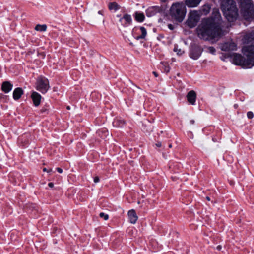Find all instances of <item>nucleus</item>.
<instances>
[{"label":"nucleus","mask_w":254,"mask_h":254,"mask_svg":"<svg viewBox=\"0 0 254 254\" xmlns=\"http://www.w3.org/2000/svg\"><path fill=\"white\" fill-rule=\"evenodd\" d=\"M242 41L245 45L242 51L247 59L240 54L234 53L233 63L243 68H250L254 66V33H246Z\"/></svg>","instance_id":"f257e3e1"},{"label":"nucleus","mask_w":254,"mask_h":254,"mask_svg":"<svg viewBox=\"0 0 254 254\" xmlns=\"http://www.w3.org/2000/svg\"><path fill=\"white\" fill-rule=\"evenodd\" d=\"M221 8L224 16L229 22H234L238 17V9L234 0H227L224 1Z\"/></svg>","instance_id":"f03ea898"},{"label":"nucleus","mask_w":254,"mask_h":254,"mask_svg":"<svg viewBox=\"0 0 254 254\" xmlns=\"http://www.w3.org/2000/svg\"><path fill=\"white\" fill-rule=\"evenodd\" d=\"M198 28L200 32H223L220 22L212 18L203 19Z\"/></svg>","instance_id":"7ed1b4c3"},{"label":"nucleus","mask_w":254,"mask_h":254,"mask_svg":"<svg viewBox=\"0 0 254 254\" xmlns=\"http://www.w3.org/2000/svg\"><path fill=\"white\" fill-rule=\"evenodd\" d=\"M241 14L248 21L254 19V5L252 0H241L240 3Z\"/></svg>","instance_id":"20e7f679"},{"label":"nucleus","mask_w":254,"mask_h":254,"mask_svg":"<svg viewBox=\"0 0 254 254\" xmlns=\"http://www.w3.org/2000/svg\"><path fill=\"white\" fill-rule=\"evenodd\" d=\"M186 13V7L182 3H176L173 4L170 10L171 17L179 22H181L184 20Z\"/></svg>","instance_id":"39448f33"},{"label":"nucleus","mask_w":254,"mask_h":254,"mask_svg":"<svg viewBox=\"0 0 254 254\" xmlns=\"http://www.w3.org/2000/svg\"><path fill=\"white\" fill-rule=\"evenodd\" d=\"M197 36L201 39L208 41L214 44L224 36V33H196Z\"/></svg>","instance_id":"423d86ee"},{"label":"nucleus","mask_w":254,"mask_h":254,"mask_svg":"<svg viewBox=\"0 0 254 254\" xmlns=\"http://www.w3.org/2000/svg\"><path fill=\"white\" fill-rule=\"evenodd\" d=\"M200 18V13L196 10L190 12L188 19L185 22L186 25L189 28L195 27L198 23Z\"/></svg>","instance_id":"0eeeda50"},{"label":"nucleus","mask_w":254,"mask_h":254,"mask_svg":"<svg viewBox=\"0 0 254 254\" xmlns=\"http://www.w3.org/2000/svg\"><path fill=\"white\" fill-rule=\"evenodd\" d=\"M50 88L48 80L44 77H39L36 81V88L42 93H45Z\"/></svg>","instance_id":"6e6552de"},{"label":"nucleus","mask_w":254,"mask_h":254,"mask_svg":"<svg viewBox=\"0 0 254 254\" xmlns=\"http://www.w3.org/2000/svg\"><path fill=\"white\" fill-rule=\"evenodd\" d=\"M220 48L223 51H232L237 50V45L232 39L227 42L221 43Z\"/></svg>","instance_id":"1a4fd4ad"},{"label":"nucleus","mask_w":254,"mask_h":254,"mask_svg":"<svg viewBox=\"0 0 254 254\" xmlns=\"http://www.w3.org/2000/svg\"><path fill=\"white\" fill-rule=\"evenodd\" d=\"M202 52V50L199 46L196 44L191 45L190 51V57L194 60H197L201 55Z\"/></svg>","instance_id":"9d476101"},{"label":"nucleus","mask_w":254,"mask_h":254,"mask_svg":"<svg viewBox=\"0 0 254 254\" xmlns=\"http://www.w3.org/2000/svg\"><path fill=\"white\" fill-rule=\"evenodd\" d=\"M147 33H141V34L138 35V33H129V35L128 36V39L130 41V44H132V41L133 39L139 41L140 43H143V40L145 39Z\"/></svg>","instance_id":"9b49d317"},{"label":"nucleus","mask_w":254,"mask_h":254,"mask_svg":"<svg viewBox=\"0 0 254 254\" xmlns=\"http://www.w3.org/2000/svg\"><path fill=\"white\" fill-rule=\"evenodd\" d=\"M188 101L191 105H194L196 98V94L194 91L191 90L189 92L187 95Z\"/></svg>","instance_id":"f8f14e48"},{"label":"nucleus","mask_w":254,"mask_h":254,"mask_svg":"<svg viewBox=\"0 0 254 254\" xmlns=\"http://www.w3.org/2000/svg\"><path fill=\"white\" fill-rule=\"evenodd\" d=\"M31 98L35 106H38L41 102V96L36 92H33L31 94Z\"/></svg>","instance_id":"ddd939ff"},{"label":"nucleus","mask_w":254,"mask_h":254,"mask_svg":"<svg viewBox=\"0 0 254 254\" xmlns=\"http://www.w3.org/2000/svg\"><path fill=\"white\" fill-rule=\"evenodd\" d=\"M127 214L129 222L132 224H135L138 219V216L135 210L134 209L130 210Z\"/></svg>","instance_id":"4468645a"},{"label":"nucleus","mask_w":254,"mask_h":254,"mask_svg":"<svg viewBox=\"0 0 254 254\" xmlns=\"http://www.w3.org/2000/svg\"><path fill=\"white\" fill-rule=\"evenodd\" d=\"M202 0H186V5L188 7L192 8L197 6Z\"/></svg>","instance_id":"2eb2a0df"},{"label":"nucleus","mask_w":254,"mask_h":254,"mask_svg":"<svg viewBox=\"0 0 254 254\" xmlns=\"http://www.w3.org/2000/svg\"><path fill=\"white\" fill-rule=\"evenodd\" d=\"M13 85L9 81H4L1 86L2 90L5 93H9L12 89Z\"/></svg>","instance_id":"dca6fc26"},{"label":"nucleus","mask_w":254,"mask_h":254,"mask_svg":"<svg viewBox=\"0 0 254 254\" xmlns=\"http://www.w3.org/2000/svg\"><path fill=\"white\" fill-rule=\"evenodd\" d=\"M23 94V91L21 88H16L13 92V98L15 100H17L20 98Z\"/></svg>","instance_id":"f3484780"},{"label":"nucleus","mask_w":254,"mask_h":254,"mask_svg":"<svg viewBox=\"0 0 254 254\" xmlns=\"http://www.w3.org/2000/svg\"><path fill=\"white\" fill-rule=\"evenodd\" d=\"M157 13V9L155 7H149L146 10V15L149 17L154 16Z\"/></svg>","instance_id":"a211bd4d"},{"label":"nucleus","mask_w":254,"mask_h":254,"mask_svg":"<svg viewBox=\"0 0 254 254\" xmlns=\"http://www.w3.org/2000/svg\"><path fill=\"white\" fill-rule=\"evenodd\" d=\"M134 18L137 22H141L144 21L145 16L143 13L137 11L134 13Z\"/></svg>","instance_id":"6ab92c4d"},{"label":"nucleus","mask_w":254,"mask_h":254,"mask_svg":"<svg viewBox=\"0 0 254 254\" xmlns=\"http://www.w3.org/2000/svg\"><path fill=\"white\" fill-rule=\"evenodd\" d=\"M123 20H124L126 22L127 26L130 24L132 21L131 15L128 14H125L123 17L120 19V21L121 22H122Z\"/></svg>","instance_id":"aec40b11"},{"label":"nucleus","mask_w":254,"mask_h":254,"mask_svg":"<svg viewBox=\"0 0 254 254\" xmlns=\"http://www.w3.org/2000/svg\"><path fill=\"white\" fill-rule=\"evenodd\" d=\"M125 124V121L123 120H115L113 122V125L116 127H121Z\"/></svg>","instance_id":"412c9836"},{"label":"nucleus","mask_w":254,"mask_h":254,"mask_svg":"<svg viewBox=\"0 0 254 254\" xmlns=\"http://www.w3.org/2000/svg\"><path fill=\"white\" fill-rule=\"evenodd\" d=\"M161 64L162 65V70H163L164 72L168 73L170 71V67L168 63L162 62H161Z\"/></svg>","instance_id":"4be33fe9"},{"label":"nucleus","mask_w":254,"mask_h":254,"mask_svg":"<svg viewBox=\"0 0 254 254\" xmlns=\"http://www.w3.org/2000/svg\"><path fill=\"white\" fill-rule=\"evenodd\" d=\"M47 26L46 24H37L34 28L36 31H45L47 30Z\"/></svg>","instance_id":"5701e85b"},{"label":"nucleus","mask_w":254,"mask_h":254,"mask_svg":"<svg viewBox=\"0 0 254 254\" xmlns=\"http://www.w3.org/2000/svg\"><path fill=\"white\" fill-rule=\"evenodd\" d=\"M109 9L110 10H114L116 11L119 9V5L116 2H110L109 4Z\"/></svg>","instance_id":"b1692460"},{"label":"nucleus","mask_w":254,"mask_h":254,"mask_svg":"<svg viewBox=\"0 0 254 254\" xmlns=\"http://www.w3.org/2000/svg\"><path fill=\"white\" fill-rule=\"evenodd\" d=\"M210 7L209 5H204L203 6V8L202 9L203 12H200V14H204L205 15H207L210 12Z\"/></svg>","instance_id":"393cba45"},{"label":"nucleus","mask_w":254,"mask_h":254,"mask_svg":"<svg viewBox=\"0 0 254 254\" xmlns=\"http://www.w3.org/2000/svg\"><path fill=\"white\" fill-rule=\"evenodd\" d=\"M99 216L101 218H103L105 220H107L109 219V216L108 214H105L104 212H101L99 214Z\"/></svg>","instance_id":"a878e982"},{"label":"nucleus","mask_w":254,"mask_h":254,"mask_svg":"<svg viewBox=\"0 0 254 254\" xmlns=\"http://www.w3.org/2000/svg\"><path fill=\"white\" fill-rule=\"evenodd\" d=\"M174 51L177 52V54L179 55H181L184 53V51L182 50L181 49H178L177 47L174 48Z\"/></svg>","instance_id":"bb28decb"},{"label":"nucleus","mask_w":254,"mask_h":254,"mask_svg":"<svg viewBox=\"0 0 254 254\" xmlns=\"http://www.w3.org/2000/svg\"><path fill=\"white\" fill-rule=\"evenodd\" d=\"M208 50L209 52L212 54H215L216 52V50L214 47H209L208 48Z\"/></svg>","instance_id":"cd10ccee"},{"label":"nucleus","mask_w":254,"mask_h":254,"mask_svg":"<svg viewBox=\"0 0 254 254\" xmlns=\"http://www.w3.org/2000/svg\"><path fill=\"white\" fill-rule=\"evenodd\" d=\"M247 116L249 119H252L254 117V114L252 112L249 111L247 113Z\"/></svg>","instance_id":"c85d7f7f"},{"label":"nucleus","mask_w":254,"mask_h":254,"mask_svg":"<svg viewBox=\"0 0 254 254\" xmlns=\"http://www.w3.org/2000/svg\"><path fill=\"white\" fill-rule=\"evenodd\" d=\"M168 27L169 29L171 30H173L174 29V25L171 24H169L168 25Z\"/></svg>","instance_id":"c756f323"},{"label":"nucleus","mask_w":254,"mask_h":254,"mask_svg":"<svg viewBox=\"0 0 254 254\" xmlns=\"http://www.w3.org/2000/svg\"><path fill=\"white\" fill-rule=\"evenodd\" d=\"M99 181V178L98 177H95L94 178V182L95 183H98Z\"/></svg>","instance_id":"7c9ffc66"},{"label":"nucleus","mask_w":254,"mask_h":254,"mask_svg":"<svg viewBox=\"0 0 254 254\" xmlns=\"http://www.w3.org/2000/svg\"><path fill=\"white\" fill-rule=\"evenodd\" d=\"M56 170L59 173H62L63 172V170L61 168H57Z\"/></svg>","instance_id":"2f4dec72"},{"label":"nucleus","mask_w":254,"mask_h":254,"mask_svg":"<svg viewBox=\"0 0 254 254\" xmlns=\"http://www.w3.org/2000/svg\"><path fill=\"white\" fill-rule=\"evenodd\" d=\"M139 29L141 30V32H146V29L144 27H140Z\"/></svg>","instance_id":"473e14b6"},{"label":"nucleus","mask_w":254,"mask_h":254,"mask_svg":"<svg viewBox=\"0 0 254 254\" xmlns=\"http://www.w3.org/2000/svg\"><path fill=\"white\" fill-rule=\"evenodd\" d=\"M48 186L50 188H53L54 187V184L52 182L49 183Z\"/></svg>","instance_id":"72a5a7b5"},{"label":"nucleus","mask_w":254,"mask_h":254,"mask_svg":"<svg viewBox=\"0 0 254 254\" xmlns=\"http://www.w3.org/2000/svg\"><path fill=\"white\" fill-rule=\"evenodd\" d=\"M163 37V36L162 34H160L159 37H158V40H161Z\"/></svg>","instance_id":"f704fd0d"},{"label":"nucleus","mask_w":254,"mask_h":254,"mask_svg":"<svg viewBox=\"0 0 254 254\" xmlns=\"http://www.w3.org/2000/svg\"><path fill=\"white\" fill-rule=\"evenodd\" d=\"M47 110V109L46 108H42L41 110V113H44V112H45Z\"/></svg>","instance_id":"c9c22d12"},{"label":"nucleus","mask_w":254,"mask_h":254,"mask_svg":"<svg viewBox=\"0 0 254 254\" xmlns=\"http://www.w3.org/2000/svg\"><path fill=\"white\" fill-rule=\"evenodd\" d=\"M153 74L154 75V76H155V77H156L158 76V74H157V73L156 72H155V71H153Z\"/></svg>","instance_id":"e433bc0d"},{"label":"nucleus","mask_w":254,"mask_h":254,"mask_svg":"<svg viewBox=\"0 0 254 254\" xmlns=\"http://www.w3.org/2000/svg\"><path fill=\"white\" fill-rule=\"evenodd\" d=\"M156 145L157 146H158L159 147L161 146V143L160 142L157 143Z\"/></svg>","instance_id":"4c0bfd02"},{"label":"nucleus","mask_w":254,"mask_h":254,"mask_svg":"<svg viewBox=\"0 0 254 254\" xmlns=\"http://www.w3.org/2000/svg\"><path fill=\"white\" fill-rule=\"evenodd\" d=\"M221 249V246H218L217 247V249L218 250H220Z\"/></svg>","instance_id":"58836bf2"},{"label":"nucleus","mask_w":254,"mask_h":254,"mask_svg":"<svg viewBox=\"0 0 254 254\" xmlns=\"http://www.w3.org/2000/svg\"><path fill=\"white\" fill-rule=\"evenodd\" d=\"M43 170L44 172H48V170H47L46 168H43Z\"/></svg>","instance_id":"ea45409f"},{"label":"nucleus","mask_w":254,"mask_h":254,"mask_svg":"<svg viewBox=\"0 0 254 254\" xmlns=\"http://www.w3.org/2000/svg\"><path fill=\"white\" fill-rule=\"evenodd\" d=\"M206 200H208V201H210V197H208V196H207V197H206Z\"/></svg>","instance_id":"a19ab883"},{"label":"nucleus","mask_w":254,"mask_h":254,"mask_svg":"<svg viewBox=\"0 0 254 254\" xmlns=\"http://www.w3.org/2000/svg\"><path fill=\"white\" fill-rule=\"evenodd\" d=\"M98 13L99 14L102 15V11L101 10L99 11Z\"/></svg>","instance_id":"79ce46f5"},{"label":"nucleus","mask_w":254,"mask_h":254,"mask_svg":"<svg viewBox=\"0 0 254 254\" xmlns=\"http://www.w3.org/2000/svg\"><path fill=\"white\" fill-rule=\"evenodd\" d=\"M190 123H191V124H193L194 123V120H191V121H190Z\"/></svg>","instance_id":"37998d69"},{"label":"nucleus","mask_w":254,"mask_h":254,"mask_svg":"<svg viewBox=\"0 0 254 254\" xmlns=\"http://www.w3.org/2000/svg\"><path fill=\"white\" fill-rule=\"evenodd\" d=\"M52 169H50L49 170H48V172H50L52 171Z\"/></svg>","instance_id":"c03bdc74"},{"label":"nucleus","mask_w":254,"mask_h":254,"mask_svg":"<svg viewBox=\"0 0 254 254\" xmlns=\"http://www.w3.org/2000/svg\"><path fill=\"white\" fill-rule=\"evenodd\" d=\"M67 109L68 110H69V109H70V107H69V106H67Z\"/></svg>","instance_id":"a18cd8bd"},{"label":"nucleus","mask_w":254,"mask_h":254,"mask_svg":"<svg viewBox=\"0 0 254 254\" xmlns=\"http://www.w3.org/2000/svg\"><path fill=\"white\" fill-rule=\"evenodd\" d=\"M169 147H170V148L172 147V145H171V144H170V145H169Z\"/></svg>","instance_id":"49530a36"},{"label":"nucleus","mask_w":254,"mask_h":254,"mask_svg":"<svg viewBox=\"0 0 254 254\" xmlns=\"http://www.w3.org/2000/svg\"><path fill=\"white\" fill-rule=\"evenodd\" d=\"M196 32H198V28H197V29H196Z\"/></svg>","instance_id":"de8ad7c7"},{"label":"nucleus","mask_w":254,"mask_h":254,"mask_svg":"<svg viewBox=\"0 0 254 254\" xmlns=\"http://www.w3.org/2000/svg\"><path fill=\"white\" fill-rule=\"evenodd\" d=\"M160 0L162 1H165V0Z\"/></svg>","instance_id":"09e8293b"}]
</instances>
